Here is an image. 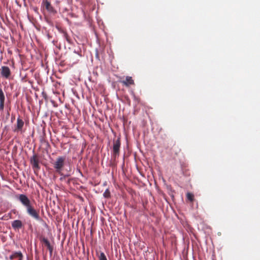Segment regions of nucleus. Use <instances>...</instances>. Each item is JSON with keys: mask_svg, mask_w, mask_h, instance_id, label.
<instances>
[{"mask_svg": "<svg viewBox=\"0 0 260 260\" xmlns=\"http://www.w3.org/2000/svg\"><path fill=\"white\" fill-rule=\"evenodd\" d=\"M30 162L32 167L33 169L39 170L40 169L39 165V159L38 155L36 153H34L32 157L30 158Z\"/></svg>", "mask_w": 260, "mask_h": 260, "instance_id": "4", "label": "nucleus"}, {"mask_svg": "<svg viewBox=\"0 0 260 260\" xmlns=\"http://www.w3.org/2000/svg\"><path fill=\"white\" fill-rule=\"evenodd\" d=\"M17 199L23 206L26 208L27 213L36 220H40L39 210H36L31 204L28 198L24 194H20L17 196Z\"/></svg>", "mask_w": 260, "mask_h": 260, "instance_id": "1", "label": "nucleus"}, {"mask_svg": "<svg viewBox=\"0 0 260 260\" xmlns=\"http://www.w3.org/2000/svg\"><path fill=\"white\" fill-rule=\"evenodd\" d=\"M12 226L14 230H19L22 227L23 224L20 220H15L12 222Z\"/></svg>", "mask_w": 260, "mask_h": 260, "instance_id": "9", "label": "nucleus"}, {"mask_svg": "<svg viewBox=\"0 0 260 260\" xmlns=\"http://www.w3.org/2000/svg\"><path fill=\"white\" fill-rule=\"evenodd\" d=\"M24 126V121L19 117L17 119V123L13 131L14 132H22V128Z\"/></svg>", "mask_w": 260, "mask_h": 260, "instance_id": "5", "label": "nucleus"}, {"mask_svg": "<svg viewBox=\"0 0 260 260\" xmlns=\"http://www.w3.org/2000/svg\"><path fill=\"white\" fill-rule=\"evenodd\" d=\"M5 96L4 93L0 86V110L3 111L5 106Z\"/></svg>", "mask_w": 260, "mask_h": 260, "instance_id": "8", "label": "nucleus"}, {"mask_svg": "<svg viewBox=\"0 0 260 260\" xmlns=\"http://www.w3.org/2000/svg\"><path fill=\"white\" fill-rule=\"evenodd\" d=\"M113 145L112 148V156L115 160L119 156L120 148L121 146L120 138L118 137L116 140L113 141Z\"/></svg>", "mask_w": 260, "mask_h": 260, "instance_id": "3", "label": "nucleus"}, {"mask_svg": "<svg viewBox=\"0 0 260 260\" xmlns=\"http://www.w3.org/2000/svg\"><path fill=\"white\" fill-rule=\"evenodd\" d=\"M103 196L105 198H110L111 197V193L108 189H107L103 193Z\"/></svg>", "mask_w": 260, "mask_h": 260, "instance_id": "13", "label": "nucleus"}, {"mask_svg": "<svg viewBox=\"0 0 260 260\" xmlns=\"http://www.w3.org/2000/svg\"><path fill=\"white\" fill-rule=\"evenodd\" d=\"M187 198L190 202H192L194 199V196L192 193L188 192L186 194Z\"/></svg>", "mask_w": 260, "mask_h": 260, "instance_id": "14", "label": "nucleus"}, {"mask_svg": "<svg viewBox=\"0 0 260 260\" xmlns=\"http://www.w3.org/2000/svg\"><path fill=\"white\" fill-rule=\"evenodd\" d=\"M17 257H23V255L22 253L20 251L19 252H15L14 253H13L12 255L10 256V259H13L15 258H16Z\"/></svg>", "mask_w": 260, "mask_h": 260, "instance_id": "10", "label": "nucleus"}, {"mask_svg": "<svg viewBox=\"0 0 260 260\" xmlns=\"http://www.w3.org/2000/svg\"><path fill=\"white\" fill-rule=\"evenodd\" d=\"M64 36L66 39V40L69 43H71V41L69 37L68 36V34L67 33H64Z\"/></svg>", "mask_w": 260, "mask_h": 260, "instance_id": "16", "label": "nucleus"}, {"mask_svg": "<svg viewBox=\"0 0 260 260\" xmlns=\"http://www.w3.org/2000/svg\"><path fill=\"white\" fill-rule=\"evenodd\" d=\"M99 260H107V257L104 252H101L99 256Z\"/></svg>", "mask_w": 260, "mask_h": 260, "instance_id": "15", "label": "nucleus"}, {"mask_svg": "<svg viewBox=\"0 0 260 260\" xmlns=\"http://www.w3.org/2000/svg\"><path fill=\"white\" fill-rule=\"evenodd\" d=\"M66 157L59 156L53 163V166L56 172L59 174L62 175L61 171L65 165Z\"/></svg>", "mask_w": 260, "mask_h": 260, "instance_id": "2", "label": "nucleus"}, {"mask_svg": "<svg viewBox=\"0 0 260 260\" xmlns=\"http://www.w3.org/2000/svg\"><path fill=\"white\" fill-rule=\"evenodd\" d=\"M45 6L46 9L50 12H51L53 11V7L51 6L50 3L48 2V1H46L45 3Z\"/></svg>", "mask_w": 260, "mask_h": 260, "instance_id": "12", "label": "nucleus"}, {"mask_svg": "<svg viewBox=\"0 0 260 260\" xmlns=\"http://www.w3.org/2000/svg\"><path fill=\"white\" fill-rule=\"evenodd\" d=\"M48 249V250H49L50 251V254H51L52 253V251H53V247L52 246H50V248H47Z\"/></svg>", "mask_w": 260, "mask_h": 260, "instance_id": "17", "label": "nucleus"}, {"mask_svg": "<svg viewBox=\"0 0 260 260\" xmlns=\"http://www.w3.org/2000/svg\"><path fill=\"white\" fill-rule=\"evenodd\" d=\"M1 73L3 77L8 79L11 75V71L8 67L3 66L1 68Z\"/></svg>", "mask_w": 260, "mask_h": 260, "instance_id": "6", "label": "nucleus"}, {"mask_svg": "<svg viewBox=\"0 0 260 260\" xmlns=\"http://www.w3.org/2000/svg\"><path fill=\"white\" fill-rule=\"evenodd\" d=\"M19 260H22V257H19Z\"/></svg>", "mask_w": 260, "mask_h": 260, "instance_id": "19", "label": "nucleus"}, {"mask_svg": "<svg viewBox=\"0 0 260 260\" xmlns=\"http://www.w3.org/2000/svg\"><path fill=\"white\" fill-rule=\"evenodd\" d=\"M67 176H68V175H64V176H63L62 177H60V180L61 181H62V180H64V179L66 178V177H67Z\"/></svg>", "mask_w": 260, "mask_h": 260, "instance_id": "18", "label": "nucleus"}, {"mask_svg": "<svg viewBox=\"0 0 260 260\" xmlns=\"http://www.w3.org/2000/svg\"><path fill=\"white\" fill-rule=\"evenodd\" d=\"M120 82L124 86L129 87L131 85H134L135 82L132 77L126 76L125 80L121 81Z\"/></svg>", "mask_w": 260, "mask_h": 260, "instance_id": "7", "label": "nucleus"}, {"mask_svg": "<svg viewBox=\"0 0 260 260\" xmlns=\"http://www.w3.org/2000/svg\"><path fill=\"white\" fill-rule=\"evenodd\" d=\"M41 241L43 242V243L47 248H50V247L51 246L49 240L45 237L41 238Z\"/></svg>", "mask_w": 260, "mask_h": 260, "instance_id": "11", "label": "nucleus"}]
</instances>
